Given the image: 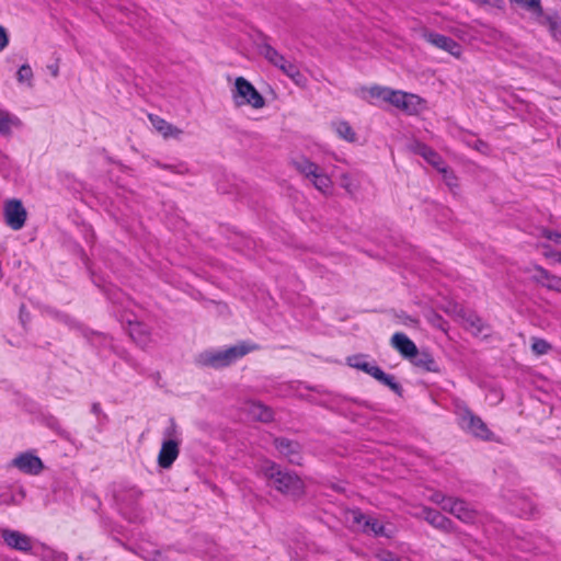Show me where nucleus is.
I'll use <instances>...</instances> for the list:
<instances>
[{"instance_id":"c9c22d12","label":"nucleus","mask_w":561,"mask_h":561,"mask_svg":"<svg viewBox=\"0 0 561 561\" xmlns=\"http://www.w3.org/2000/svg\"><path fill=\"white\" fill-rule=\"evenodd\" d=\"M536 20V22L542 26L549 28L553 20L557 18L556 14H547L543 12L542 7H540L539 12L531 13Z\"/></svg>"},{"instance_id":"de8ad7c7","label":"nucleus","mask_w":561,"mask_h":561,"mask_svg":"<svg viewBox=\"0 0 561 561\" xmlns=\"http://www.w3.org/2000/svg\"><path fill=\"white\" fill-rule=\"evenodd\" d=\"M486 148H488L486 144H484V142H482L480 140L477 141V144H476V149L477 150L484 152Z\"/></svg>"},{"instance_id":"423d86ee","label":"nucleus","mask_w":561,"mask_h":561,"mask_svg":"<svg viewBox=\"0 0 561 561\" xmlns=\"http://www.w3.org/2000/svg\"><path fill=\"white\" fill-rule=\"evenodd\" d=\"M164 439L162 442L159 455L158 465L161 468L168 469L176 460L180 454L179 433L174 421H170V425L163 432Z\"/></svg>"},{"instance_id":"37998d69","label":"nucleus","mask_w":561,"mask_h":561,"mask_svg":"<svg viewBox=\"0 0 561 561\" xmlns=\"http://www.w3.org/2000/svg\"><path fill=\"white\" fill-rule=\"evenodd\" d=\"M165 168L167 169H171L174 172L181 173V174H183V173H185L187 171V169L184 165H179V167L167 165Z\"/></svg>"},{"instance_id":"f03ea898","label":"nucleus","mask_w":561,"mask_h":561,"mask_svg":"<svg viewBox=\"0 0 561 561\" xmlns=\"http://www.w3.org/2000/svg\"><path fill=\"white\" fill-rule=\"evenodd\" d=\"M254 350L256 346L249 343H240L225 350H208L198 355L197 362L202 366L224 368Z\"/></svg>"},{"instance_id":"3c124183","label":"nucleus","mask_w":561,"mask_h":561,"mask_svg":"<svg viewBox=\"0 0 561 561\" xmlns=\"http://www.w3.org/2000/svg\"><path fill=\"white\" fill-rule=\"evenodd\" d=\"M110 299L114 302V304H117L118 300L114 299L112 296H110Z\"/></svg>"},{"instance_id":"b1692460","label":"nucleus","mask_w":561,"mask_h":561,"mask_svg":"<svg viewBox=\"0 0 561 561\" xmlns=\"http://www.w3.org/2000/svg\"><path fill=\"white\" fill-rule=\"evenodd\" d=\"M411 359L415 366L423 368L426 371H431V373L439 371L438 363L435 360L433 355L427 352H419L417 351L416 355H413Z\"/></svg>"},{"instance_id":"0eeeda50","label":"nucleus","mask_w":561,"mask_h":561,"mask_svg":"<svg viewBox=\"0 0 561 561\" xmlns=\"http://www.w3.org/2000/svg\"><path fill=\"white\" fill-rule=\"evenodd\" d=\"M12 469H18L20 472L27 476H38L43 472L45 466L42 459L37 457L34 451L27 450L18 454L9 463H7V472Z\"/></svg>"},{"instance_id":"9b49d317","label":"nucleus","mask_w":561,"mask_h":561,"mask_svg":"<svg viewBox=\"0 0 561 561\" xmlns=\"http://www.w3.org/2000/svg\"><path fill=\"white\" fill-rule=\"evenodd\" d=\"M121 320L128 323L130 337L141 347H146L150 342V330L148 325L139 322L134 314H121Z\"/></svg>"},{"instance_id":"2f4dec72","label":"nucleus","mask_w":561,"mask_h":561,"mask_svg":"<svg viewBox=\"0 0 561 561\" xmlns=\"http://www.w3.org/2000/svg\"><path fill=\"white\" fill-rule=\"evenodd\" d=\"M261 54L266 60H268L275 67H278L284 61L285 56L279 54L274 47L268 44H264L260 48Z\"/></svg>"},{"instance_id":"4c0bfd02","label":"nucleus","mask_w":561,"mask_h":561,"mask_svg":"<svg viewBox=\"0 0 561 561\" xmlns=\"http://www.w3.org/2000/svg\"><path fill=\"white\" fill-rule=\"evenodd\" d=\"M542 237L554 242L556 244L561 245V231H554L550 229L542 230Z\"/></svg>"},{"instance_id":"72a5a7b5","label":"nucleus","mask_w":561,"mask_h":561,"mask_svg":"<svg viewBox=\"0 0 561 561\" xmlns=\"http://www.w3.org/2000/svg\"><path fill=\"white\" fill-rule=\"evenodd\" d=\"M463 323L466 328L471 330L474 334L482 333L483 331V322L476 313H468L463 318Z\"/></svg>"},{"instance_id":"79ce46f5","label":"nucleus","mask_w":561,"mask_h":561,"mask_svg":"<svg viewBox=\"0 0 561 561\" xmlns=\"http://www.w3.org/2000/svg\"><path fill=\"white\" fill-rule=\"evenodd\" d=\"M443 174H444V178H445V181H446L447 185L453 186L455 178L453 176L451 172H449L447 170V172L443 173Z\"/></svg>"},{"instance_id":"6ab92c4d","label":"nucleus","mask_w":561,"mask_h":561,"mask_svg":"<svg viewBox=\"0 0 561 561\" xmlns=\"http://www.w3.org/2000/svg\"><path fill=\"white\" fill-rule=\"evenodd\" d=\"M244 410L253 420L261 422H270L273 420V411L260 402L249 401L245 403Z\"/></svg>"},{"instance_id":"393cba45","label":"nucleus","mask_w":561,"mask_h":561,"mask_svg":"<svg viewBox=\"0 0 561 561\" xmlns=\"http://www.w3.org/2000/svg\"><path fill=\"white\" fill-rule=\"evenodd\" d=\"M287 77H289L297 85H304L306 83L305 76L300 72L299 68L293 61L284 58V61L277 67Z\"/></svg>"},{"instance_id":"cd10ccee","label":"nucleus","mask_w":561,"mask_h":561,"mask_svg":"<svg viewBox=\"0 0 561 561\" xmlns=\"http://www.w3.org/2000/svg\"><path fill=\"white\" fill-rule=\"evenodd\" d=\"M390 90V88L374 85L368 89H363V93H365L363 98L369 103H374V100H382L387 102Z\"/></svg>"},{"instance_id":"864d4df0","label":"nucleus","mask_w":561,"mask_h":561,"mask_svg":"<svg viewBox=\"0 0 561 561\" xmlns=\"http://www.w3.org/2000/svg\"><path fill=\"white\" fill-rule=\"evenodd\" d=\"M1 165L2 168L4 167V157L2 156V162H1Z\"/></svg>"},{"instance_id":"4468645a","label":"nucleus","mask_w":561,"mask_h":561,"mask_svg":"<svg viewBox=\"0 0 561 561\" xmlns=\"http://www.w3.org/2000/svg\"><path fill=\"white\" fill-rule=\"evenodd\" d=\"M423 37L426 42L432 44L433 46L449 53L455 57H459L461 55V46L454 41L451 37L445 36L443 34H438L435 32H424Z\"/></svg>"},{"instance_id":"f3484780","label":"nucleus","mask_w":561,"mask_h":561,"mask_svg":"<svg viewBox=\"0 0 561 561\" xmlns=\"http://www.w3.org/2000/svg\"><path fill=\"white\" fill-rule=\"evenodd\" d=\"M392 346L404 357L412 358L416 355L417 347L404 333H394L391 337Z\"/></svg>"},{"instance_id":"20e7f679","label":"nucleus","mask_w":561,"mask_h":561,"mask_svg":"<svg viewBox=\"0 0 561 561\" xmlns=\"http://www.w3.org/2000/svg\"><path fill=\"white\" fill-rule=\"evenodd\" d=\"M232 101L236 106L249 105L259 110L264 107L265 100L254 85L243 77H238L231 90Z\"/></svg>"},{"instance_id":"4be33fe9","label":"nucleus","mask_w":561,"mask_h":561,"mask_svg":"<svg viewBox=\"0 0 561 561\" xmlns=\"http://www.w3.org/2000/svg\"><path fill=\"white\" fill-rule=\"evenodd\" d=\"M32 553L42 561H67L68 557L65 552L57 551L45 545H34Z\"/></svg>"},{"instance_id":"39448f33","label":"nucleus","mask_w":561,"mask_h":561,"mask_svg":"<svg viewBox=\"0 0 561 561\" xmlns=\"http://www.w3.org/2000/svg\"><path fill=\"white\" fill-rule=\"evenodd\" d=\"M295 169L308 179L312 185L323 194H328L332 188L330 176L324 173L319 165L305 157H300L293 162Z\"/></svg>"},{"instance_id":"603ef678","label":"nucleus","mask_w":561,"mask_h":561,"mask_svg":"<svg viewBox=\"0 0 561 561\" xmlns=\"http://www.w3.org/2000/svg\"><path fill=\"white\" fill-rule=\"evenodd\" d=\"M131 493H133V495H137V496L139 495V492L135 491V490H133Z\"/></svg>"},{"instance_id":"c85d7f7f","label":"nucleus","mask_w":561,"mask_h":561,"mask_svg":"<svg viewBox=\"0 0 561 561\" xmlns=\"http://www.w3.org/2000/svg\"><path fill=\"white\" fill-rule=\"evenodd\" d=\"M374 373L375 374L373 378L389 387L394 393L401 394L402 387L399 382L396 381V378L392 375L386 374L380 367L375 369Z\"/></svg>"},{"instance_id":"a18cd8bd","label":"nucleus","mask_w":561,"mask_h":561,"mask_svg":"<svg viewBox=\"0 0 561 561\" xmlns=\"http://www.w3.org/2000/svg\"><path fill=\"white\" fill-rule=\"evenodd\" d=\"M9 37L5 30L2 27V49L8 45Z\"/></svg>"},{"instance_id":"a211bd4d","label":"nucleus","mask_w":561,"mask_h":561,"mask_svg":"<svg viewBox=\"0 0 561 561\" xmlns=\"http://www.w3.org/2000/svg\"><path fill=\"white\" fill-rule=\"evenodd\" d=\"M414 150L417 154L422 156L430 164L435 167L439 172H442V173L447 172V167L444 163L443 159L431 147L426 146L425 144L417 142L415 145Z\"/></svg>"},{"instance_id":"5701e85b","label":"nucleus","mask_w":561,"mask_h":561,"mask_svg":"<svg viewBox=\"0 0 561 561\" xmlns=\"http://www.w3.org/2000/svg\"><path fill=\"white\" fill-rule=\"evenodd\" d=\"M22 128L23 123L16 115L2 111V136H14L20 133Z\"/></svg>"},{"instance_id":"e433bc0d","label":"nucleus","mask_w":561,"mask_h":561,"mask_svg":"<svg viewBox=\"0 0 561 561\" xmlns=\"http://www.w3.org/2000/svg\"><path fill=\"white\" fill-rule=\"evenodd\" d=\"M548 30L553 38L561 41V20L558 16L553 20Z\"/></svg>"},{"instance_id":"bb28decb","label":"nucleus","mask_w":561,"mask_h":561,"mask_svg":"<svg viewBox=\"0 0 561 561\" xmlns=\"http://www.w3.org/2000/svg\"><path fill=\"white\" fill-rule=\"evenodd\" d=\"M347 364L353 368L365 371L366 374L370 375L371 377H374L375 369L379 368L374 363L368 362L366 359V356H364V355H354V356L347 357Z\"/></svg>"},{"instance_id":"ea45409f","label":"nucleus","mask_w":561,"mask_h":561,"mask_svg":"<svg viewBox=\"0 0 561 561\" xmlns=\"http://www.w3.org/2000/svg\"><path fill=\"white\" fill-rule=\"evenodd\" d=\"M545 256L552 257L556 262L561 264V251H559V252H545Z\"/></svg>"},{"instance_id":"58836bf2","label":"nucleus","mask_w":561,"mask_h":561,"mask_svg":"<svg viewBox=\"0 0 561 561\" xmlns=\"http://www.w3.org/2000/svg\"><path fill=\"white\" fill-rule=\"evenodd\" d=\"M450 496H446L440 492H435L431 495L430 500L438 505L445 511V506L447 501H449Z\"/></svg>"},{"instance_id":"a878e982","label":"nucleus","mask_w":561,"mask_h":561,"mask_svg":"<svg viewBox=\"0 0 561 561\" xmlns=\"http://www.w3.org/2000/svg\"><path fill=\"white\" fill-rule=\"evenodd\" d=\"M25 499V490L22 484L16 483L2 491V504H20Z\"/></svg>"},{"instance_id":"f8f14e48","label":"nucleus","mask_w":561,"mask_h":561,"mask_svg":"<svg viewBox=\"0 0 561 561\" xmlns=\"http://www.w3.org/2000/svg\"><path fill=\"white\" fill-rule=\"evenodd\" d=\"M353 524L360 528L364 533L374 534L375 536L390 535L386 531L385 526L375 517L365 515L359 511H353L351 513Z\"/></svg>"},{"instance_id":"473e14b6","label":"nucleus","mask_w":561,"mask_h":561,"mask_svg":"<svg viewBox=\"0 0 561 561\" xmlns=\"http://www.w3.org/2000/svg\"><path fill=\"white\" fill-rule=\"evenodd\" d=\"M334 129L341 138L347 140V141H354L356 139L355 131L353 130L351 125L345 121L335 123Z\"/></svg>"},{"instance_id":"a19ab883","label":"nucleus","mask_w":561,"mask_h":561,"mask_svg":"<svg viewBox=\"0 0 561 561\" xmlns=\"http://www.w3.org/2000/svg\"><path fill=\"white\" fill-rule=\"evenodd\" d=\"M443 174H444V178H445V181H446L447 185L453 186L455 178L453 176L451 172H449L447 170V172L443 173Z\"/></svg>"},{"instance_id":"1a4fd4ad","label":"nucleus","mask_w":561,"mask_h":561,"mask_svg":"<svg viewBox=\"0 0 561 561\" xmlns=\"http://www.w3.org/2000/svg\"><path fill=\"white\" fill-rule=\"evenodd\" d=\"M387 102L411 115L419 113L425 103V101L416 94L392 89L390 90Z\"/></svg>"},{"instance_id":"9d476101","label":"nucleus","mask_w":561,"mask_h":561,"mask_svg":"<svg viewBox=\"0 0 561 561\" xmlns=\"http://www.w3.org/2000/svg\"><path fill=\"white\" fill-rule=\"evenodd\" d=\"M529 278L549 290L561 293V277L551 274L539 265H533L526 270Z\"/></svg>"},{"instance_id":"f257e3e1","label":"nucleus","mask_w":561,"mask_h":561,"mask_svg":"<svg viewBox=\"0 0 561 561\" xmlns=\"http://www.w3.org/2000/svg\"><path fill=\"white\" fill-rule=\"evenodd\" d=\"M260 472L266 479L270 486H273L283 494L298 496L304 492V483L298 476L282 470L279 466L270 460L262 462Z\"/></svg>"},{"instance_id":"2eb2a0df","label":"nucleus","mask_w":561,"mask_h":561,"mask_svg":"<svg viewBox=\"0 0 561 561\" xmlns=\"http://www.w3.org/2000/svg\"><path fill=\"white\" fill-rule=\"evenodd\" d=\"M445 511L466 523L472 522L474 518L473 511L465 501L459 499L450 497L446 503Z\"/></svg>"},{"instance_id":"f704fd0d","label":"nucleus","mask_w":561,"mask_h":561,"mask_svg":"<svg viewBox=\"0 0 561 561\" xmlns=\"http://www.w3.org/2000/svg\"><path fill=\"white\" fill-rule=\"evenodd\" d=\"M551 350V345L543 339L533 337L531 339V351L538 355H545Z\"/></svg>"},{"instance_id":"aec40b11","label":"nucleus","mask_w":561,"mask_h":561,"mask_svg":"<svg viewBox=\"0 0 561 561\" xmlns=\"http://www.w3.org/2000/svg\"><path fill=\"white\" fill-rule=\"evenodd\" d=\"M422 515L424 519L435 528L444 531H449L451 529V522L436 510L424 507L422 510Z\"/></svg>"},{"instance_id":"c03bdc74","label":"nucleus","mask_w":561,"mask_h":561,"mask_svg":"<svg viewBox=\"0 0 561 561\" xmlns=\"http://www.w3.org/2000/svg\"><path fill=\"white\" fill-rule=\"evenodd\" d=\"M381 561H401L399 558H397L396 556H393L392 553H385L381 558Z\"/></svg>"},{"instance_id":"8fccbe9b","label":"nucleus","mask_w":561,"mask_h":561,"mask_svg":"<svg viewBox=\"0 0 561 561\" xmlns=\"http://www.w3.org/2000/svg\"><path fill=\"white\" fill-rule=\"evenodd\" d=\"M49 69L54 77L58 76V67L57 66H51V67H49Z\"/></svg>"},{"instance_id":"7ed1b4c3","label":"nucleus","mask_w":561,"mask_h":561,"mask_svg":"<svg viewBox=\"0 0 561 561\" xmlns=\"http://www.w3.org/2000/svg\"><path fill=\"white\" fill-rule=\"evenodd\" d=\"M454 410L459 426L467 433L483 440H490L493 433L488 428L486 424L476 415L465 401L460 399L454 400Z\"/></svg>"},{"instance_id":"6e6552de","label":"nucleus","mask_w":561,"mask_h":561,"mask_svg":"<svg viewBox=\"0 0 561 561\" xmlns=\"http://www.w3.org/2000/svg\"><path fill=\"white\" fill-rule=\"evenodd\" d=\"M4 222L12 230H21L27 220V210L18 198L7 199L2 207Z\"/></svg>"},{"instance_id":"dca6fc26","label":"nucleus","mask_w":561,"mask_h":561,"mask_svg":"<svg viewBox=\"0 0 561 561\" xmlns=\"http://www.w3.org/2000/svg\"><path fill=\"white\" fill-rule=\"evenodd\" d=\"M275 447L289 462L300 465V447L296 442L286 438H276Z\"/></svg>"},{"instance_id":"49530a36","label":"nucleus","mask_w":561,"mask_h":561,"mask_svg":"<svg viewBox=\"0 0 561 561\" xmlns=\"http://www.w3.org/2000/svg\"><path fill=\"white\" fill-rule=\"evenodd\" d=\"M152 561H164L163 554L161 551H156L153 557L151 558Z\"/></svg>"},{"instance_id":"412c9836","label":"nucleus","mask_w":561,"mask_h":561,"mask_svg":"<svg viewBox=\"0 0 561 561\" xmlns=\"http://www.w3.org/2000/svg\"><path fill=\"white\" fill-rule=\"evenodd\" d=\"M149 119L154 129L164 138H180V136L183 134L180 128L173 126L159 116L149 115Z\"/></svg>"},{"instance_id":"c756f323","label":"nucleus","mask_w":561,"mask_h":561,"mask_svg":"<svg viewBox=\"0 0 561 561\" xmlns=\"http://www.w3.org/2000/svg\"><path fill=\"white\" fill-rule=\"evenodd\" d=\"M16 81L27 89L34 87V72L28 64H23L16 71Z\"/></svg>"},{"instance_id":"7c9ffc66","label":"nucleus","mask_w":561,"mask_h":561,"mask_svg":"<svg viewBox=\"0 0 561 561\" xmlns=\"http://www.w3.org/2000/svg\"><path fill=\"white\" fill-rule=\"evenodd\" d=\"M534 510L531 502L525 497H518L511 508L512 513L522 517L533 515Z\"/></svg>"},{"instance_id":"ddd939ff","label":"nucleus","mask_w":561,"mask_h":561,"mask_svg":"<svg viewBox=\"0 0 561 561\" xmlns=\"http://www.w3.org/2000/svg\"><path fill=\"white\" fill-rule=\"evenodd\" d=\"M2 540L9 548L21 552H27L34 549L31 537L18 530L2 529Z\"/></svg>"},{"instance_id":"09e8293b","label":"nucleus","mask_w":561,"mask_h":561,"mask_svg":"<svg viewBox=\"0 0 561 561\" xmlns=\"http://www.w3.org/2000/svg\"><path fill=\"white\" fill-rule=\"evenodd\" d=\"M91 410H92V412L94 414H100L101 413V405H100V403H93Z\"/></svg>"}]
</instances>
